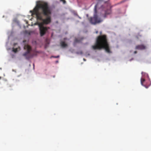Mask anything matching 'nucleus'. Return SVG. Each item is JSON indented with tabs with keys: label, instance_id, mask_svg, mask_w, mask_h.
<instances>
[{
	"label": "nucleus",
	"instance_id": "12",
	"mask_svg": "<svg viewBox=\"0 0 151 151\" xmlns=\"http://www.w3.org/2000/svg\"><path fill=\"white\" fill-rule=\"evenodd\" d=\"M59 57V55H58L56 56H53V57L54 58H58Z\"/></svg>",
	"mask_w": 151,
	"mask_h": 151
},
{
	"label": "nucleus",
	"instance_id": "4",
	"mask_svg": "<svg viewBox=\"0 0 151 151\" xmlns=\"http://www.w3.org/2000/svg\"><path fill=\"white\" fill-rule=\"evenodd\" d=\"M96 6H95L94 13L93 17H91L89 19V20L92 24H95L101 22L102 20L100 18H99L97 14V10L96 8Z\"/></svg>",
	"mask_w": 151,
	"mask_h": 151
},
{
	"label": "nucleus",
	"instance_id": "3",
	"mask_svg": "<svg viewBox=\"0 0 151 151\" xmlns=\"http://www.w3.org/2000/svg\"><path fill=\"white\" fill-rule=\"evenodd\" d=\"M24 48L27 50V51L23 54V55L27 59H29L33 56L37 55V52H34L32 54L30 53L32 48L30 46L28 45H25L24 47Z\"/></svg>",
	"mask_w": 151,
	"mask_h": 151
},
{
	"label": "nucleus",
	"instance_id": "7",
	"mask_svg": "<svg viewBox=\"0 0 151 151\" xmlns=\"http://www.w3.org/2000/svg\"><path fill=\"white\" fill-rule=\"evenodd\" d=\"M83 38H81V39H77V38H75V40L74 41V43H73V45H75L77 43H80L82 41L83 39Z\"/></svg>",
	"mask_w": 151,
	"mask_h": 151
},
{
	"label": "nucleus",
	"instance_id": "15",
	"mask_svg": "<svg viewBox=\"0 0 151 151\" xmlns=\"http://www.w3.org/2000/svg\"><path fill=\"white\" fill-rule=\"evenodd\" d=\"M96 33L97 34V33H98V31H96Z\"/></svg>",
	"mask_w": 151,
	"mask_h": 151
},
{
	"label": "nucleus",
	"instance_id": "5",
	"mask_svg": "<svg viewBox=\"0 0 151 151\" xmlns=\"http://www.w3.org/2000/svg\"><path fill=\"white\" fill-rule=\"evenodd\" d=\"M111 13V9L106 10L104 14V18H106L107 16L110 14Z\"/></svg>",
	"mask_w": 151,
	"mask_h": 151
},
{
	"label": "nucleus",
	"instance_id": "13",
	"mask_svg": "<svg viewBox=\"0 0 151 151\" xmlns=\"http://www.w3.org/2000/svg\"><path fill=\"white\" fill-rule=\"evenodd\" d=\"M79 53L81 54H83V52L82 51H81Z\"/></svg>",
	"mask_w": 151,
	"mask_h": 151
},
{
	"label": "nucleus",
	"instance_id": "2",
	"mask_svg": "<svg viewBox=\"0 0 151 151\" xmlns=\"http://www.w3.org/2000/svg\"><path fill=\"white\" fill-rule=\"evenodd\" d=\"M92 48L94 50H101L104 49L108 53H111L109 44L106 36L105 35L98 36L96 40L95 45L92 46Z\"/></svg>",
	"mask_w": 151,
	"mask_h": 151
},
{
	"label": "nucleus",
	"instance_id": "1",
	"mask_svg": "<svg viewBox=\"0 0 151 151\" xmlns=\"http://www.w3.org/2000/svg\"><path fill=\"white\" fill-rule=\"evenodd\" d=\"M30 12L32 16L36 15L38 21L37 24L39 27L40 36H43L49 28L44 27V25L48 24L51 22V11L48 4L45 2L37 1L36 6Z\"/></svg>",
	"mask_w": 151,
	"mask_h": 151
},
{
	"label": "nucleus",
	"instance_id": "11",
	"mask_svg": "<svg viewBox=\"0 0 151 151\" xmlns=\"http://www.w3.org/2000/svg\"><path fill=\"white\" fill-rule=\"evenodd\" d=\"M60 1H62L63 2V4H65L66 3V1L65 0H60Z\"/></svg>",
	"mask_w": 151,
	"mask_h": 151
},
{
	"label": "nucleus",
	"instance_id": "17",
	"mask_svg": "<svg viewBox=\"0 0 151 151\" xmlns=\"http://www.w3.org/2000/svg\"><path fill=\"white\" fill-rule=\"evenodd\" d=\"M1 77H0V80L1 79Z\"/></svg>",
	"mask_w": 151,
	"mask_h": 151
},
{
	"label": "nucleus",
	"instance_id": "6",
	"mask_svg": "<svg viewBox=\"0 0 151 151\" xmlns=\"http://www.w3.org/2000/svg\"><path fill=\"white\" fill-rule=\"evenodd\" d=\"M135 48L138 50H143L146 48V46L143 45H139L136 46Z\"/></svg>",
	"mask_w": 151,
	"mask_h": 151
},
{
	"label": "nucleus",
	"instance_id": "9",
	"mask_svg": "<svg viewBox=\"0 0 151 151\" xmlns=\"http://www.w3.org/2000/svg\"><path fill=\"white\" fill-rule=\"evenodd\" d=\"M60 44L61 47L63 48H65L68 46L67 44L64 41H61L60 42Z\"/></svg>",
	"mask_w": 151,
	"mask_h": 151
},
{
	"label": "nucleus",
	"instance_id": "14",
	"mask_svg": "<svg viewBox=\"0 0 151 151\" xmlns=\"http://www.w3.org/2000/svg\"><path fill=\"white\" fill-rule=\"evenodd\" d=\"M137 53V51H135L134 52V54H136Z\"/></svg>",
	"mask_w": 151,
	"mask_h": 151
},
{
	"label": "nucleus",
	"instance_id": "8",
	"mask_svg": "<svg viewBox=\"0 0 151 151\" xmlns=\"http://www.w3.org/2000/svg\"><path fill=\"white\" fill-rule=\"evenodd\" d=\"M145 79L143 78H141V83L142 85V86H144L146 88H147L149 86H150V85L151 84V83H150L149 85L146 86V85H144L143 84V83L145 81Z\"/></svg>",
	"mask_w": 151,
	"mask_h": 151
},
{
	"label": "nucleus",
	"instance_id": "16",
	"mask_svg": "<svg viewBox=\"0 0 151 151\" xmlns=\"http://www.w3.org/2000/svg\"><path fill=\"white\" fill-rule=\"evenodd\" d=\"M83 60H85L84 59H83Z\"/></svg>",
	"mask_w": 151,
	"mask_h": 151
},
{
	"label": "nucleus",
	"instance_id": "10",
	"mask_svg": "<svg viewBox=\"0 0 151 151\" xmlns=\"http://www.w3.org/2000/svg\"><path fill=\"white\" fill-rule=\"evenodd\" d=\"M18 48H13L12 51L14 52H16L18 51Z\"/></svg>",
	"mask_w": 151,
	"mask_h": 151
}]
</instances>
